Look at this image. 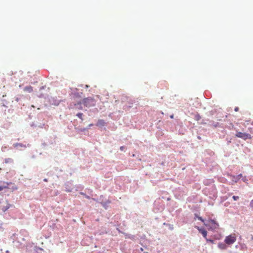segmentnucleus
Instances as JSON below:
<instances>
[{"mask_svg": "<svg viewBox=\"0 0 253 253\" xmlns=\"http://www.w3.org/2000/svg\"><path fill=\"white\" fill-rule=\"evenodd\" d=\"M204 225L209 227V229L211 230H215L219 227V224L215 220L212 219L209 220L206 223H204Z\"/></svg>", "mask_w": 253, "mask_h": 253, "instance_id": "nucleus-2", "label": "nucleus"}, {"mask_svg": "<svg viewBox=\"0 0 253 253\" xmlns=\"http://www.w3.org/2000/svg\"><path fill=\"white\" fill-rule=\"evenodd\" d=\"M252 240H253V236L252 237Z\"/></svg>", "mask_w": 253, "mask_h": 253, "instance_id": "nucleus-23", "label": "nucleus"}, {"mask_svg": "<svg viewBox=\"0 0 253 253\" xmlns=\"http://www.w3.org/2000/svg\"><path fill=\"white\" fill-rule=\"evenodd\" d=\"M120 150L121 151H123L124 150V146H121L120 147Z\"/></svg>", "mask_w": 253, "mask_h": 253, "instance_id": "nucleus-18", "label": "nucleus"}, {"mask_svg": "<svg viewBox=\"0 0 253 253\" xmlns=\"http://www.w3.org/2000/svg\"><path fill=\"white\" fill-rule=\"evenodd\" d=\"M253 126V122L251 124Z\"/></svg>", "mask_w": 253, "mask_h": 253, "instance_id": "nucleus-22", "label": "nucleus"}, {"mask_svg": "<svg viewBox=\"0 0 253 253\" xmlns=\"http://www.w3.org/2000/svg\"><path fill=\"white\" fill-rule=\"evenodd\" d=\"M218 247L221 250H225L227 248L226 244L222 243L218 244Z\"/></svg>", "mask_w": 253, "mask_h": 253, "instance_id": "nucleus-8", "label": "nucleus"}, {"mask_svg": "<svg viewBox=\"0 0 253 253\" xmlns=\"http://www.w3.org/2000/svg\"><path fill=\"white\" fill-rule=\"evenodd\" d=\"M239 110V108L238 107H235V108L234 109L235 111H236V112L238 111Z\"/></svg>", "mask_w": 253, "mask_h": 253, "instance_id": "nucleus-17", "label": "nucleus"}, {"mask_svg": "<svg viewBox=\"0 0 253 253\" xmlns=\"http://www.w3.org/2000/svg\"><path fill=\"white\" fill-rule=\"evenodd\" d=\"M44 181L46 182V181H47V179H44Z\"/></svg>", "mask_w": 253, "mask_h": 253, "instance_id": "nucleus-21", "label": "nucleus"}, {"mask_svg": "<svg viewBox=\"0 0 253 253\" xmlns=\"http://www.w3.org/2000/svg\"><path fill=\"white\" fill-rule=\"evenodd\" d=\"M232 198L234 199V200H235V201L238 200L239 198L238 196H233Z\"/></svg>", "mask_w": 253, "mask_h": 253, "instance_id": "nucleus-12", "label": "nucleus"}, {"mask_svg": "<svg viewBox=\"0 0 253 253\" xmlns=\"http://www.w3.org/2000/svg\"><path fill=\"white\" fill-rule=\"evenodd\" d=\"M18 145L21 146V144H19H19L16 143V144H14V146H15V147H16V146H18Z\"/></svg>", "mask_w": 253, "mask_h": 253, "instance_id": "nucleus-19", "label": "nucleus"}, {"mask_svg": "<svg viewBox=\"0 0 253 253\" xmlns=\"http://www.w3.org/2000/svg\"><path fill=\"white\" fill-rule=\"evenodd\" d=\"M24 90L25 91L30 93L33 91V87L32 86L28 85V86H26V87H24Z\"/></svg>", "mask_w": 253, "mask_h": 253, "instance_id": "nucleus-7", "label": "nucleus"}, {"mask_svg": "<svg viewBox=\"0 0 253 253\" xmlns=\"http://www.w3.org/2000/svg\"><path fill=\"white\" fill-rule=\"evenodd\" d=\"M198 219H199L200 220H201V221H202V222H204V220L202 218V217H198Z\"/></svg>", "mask_w": 253, "mask_h": 253, "instance_id": "nucleus-16", "label": "nucleus"}, {"mask_svg": "<svg viewBox=\"0 0 253 253\" xmlns=\"http://www.w3.org/2000/svg\"><path fill=\"white\" fill-rule=\"evenodd\" d=\"M82 103L87 107H90L95 105L96 101L93 98L87 97L83 100Z\"/></svg>", "mask_w": 253, "mask_h": 253, "instance_id": "nucleus-1", "label": "nucleus"}, {"mask_svg": "<svg viewBox=\"0 0 253 253\" xmlns=\"http://www.w3.org/2000/svg\"><path fill=\"white\" fill-rule=\"evenodd\" d=\"M196 228L198 229L199 232L202 234L203 236L206 239L207 231L205 229L201 228L198 226H196Z\"/></svg>", "mask_w": 253, "mask_h": 253, "instance_id": "nucleus-6", "label": "nucleus"}, {"mask_svg": "<svg viewBox=\"0 0 253 253\" xmlns=\"http://www.w3.org/2000/svg\"><path fill=\"white\" fill-rule=\"evenodd\" d=\"M236 136L239 138H241L244 140H247L248 139H252V137L251 134L247 133H243L241 132H237L236 134Z\"/></svg>", "mask_w": 253, "mask_h": 253, "instance_id": "nucleus-4", "label": "nucleus"}, {"mask_svg": "<svg viewBox=\"0 0 253 253\" xmlns=\"http://www.w3.org/2000/svg\"><path fill=\"white\" fill-rule=\"evenodd\" d=\"M9 161H12L11 159L8 158V159H6L5 160V162L6 163H8Z\"/></svg>", "mask_w": 253, "mask_h": 253, "instance_id": "nucleus-14", "label": "nucleus"}, {"mask_svg": "<svg viewBox=\"0 0 253 253\" xmlns=\"http://www.w3.org/2000/svg\"><path fill=\"white\" fill-rule=\"evenodd\" d=\"M77 116L81 119L83 120V114L82 113H79L77 114Z\"/></svg>", "mask_w": 253, "mask_h": 253, "instance_id": "nucleus-10", "label": "nucleus"}, {"mask_svg": "<svg viewBox=\"0 0 253 253\" xmlns=\"http://www.w3.org/2000/svg\"><path fill=\"white\" fill-rule=\"evenodd\" d=\"M241 177H242V174H240L238 175V179H240Z\"/></svg>", "mask_w": 253, "mask_h": 253, "instance_id": "nucleus-20", "label": "nucleus"}, {"mask_svg": "<svg viewBox=\"0 0 253 253\" xmlns=\"http://www.w3.org/2000/svg\"><path fill=\"white\" fill-rule=\"evenodd\" d=\"M250 205L251 208H253V200L251 201Z\"/></svg>", "mask_w": 253, "mask_h": 253, "instance_id": "nucleus-15", "label": "nucleus"}, {"mask_svg": "<svg viewBox=\"0 0 253 253\" xmlns=\"http://www.w3.org/2000/svg\"><path fill=\"white\" fill-rule=\"evenodd\" d=\"M6 185H0V191L3 190L4 189L8 188V186L9 184L7 182L5 183Z\"/></svg>", "mask_w": 253, "mask_h": 253, "instance_id": "nucleus-9", "label": "nucleus"}, {"mask_svg": "<svg viewBox=\"0 0 253 253\" xmlns=\"http://www.w3.org/2000/svg\"><path fill=\"white\" fill-rule=\"evenodd\" d=\"M104 124V122L103 120H99L98 122V124H99V125H103Z\"/></svg>", "mask_w": 253, "mask_h": 253, "instance_id": "nucleus-11", "label": "nucleus"}, {"mask_svg": "<svg viewBox=\"0 0 253 253\" xmlns=\"http://www.w3.org/2000/svg\"><path fill=\"white\" fill-rule=\"evenodd\" d=\"M12 205L6 201L4 203H3L2 205L0 206V210L3 212H5Z\"/></svg>", "mask_w": 253, "mask_h": 253, "instance_id": "nucleus-5", "label": "nucleus"}, {"mask_svg": "<svg viewBox=\"0 0 253 253\" xmlns=\"http://www.w3.org/2000/svg\"><path fill=\"white\" fill-rule=\"evenodd\" d=\"M236 236L235 234H231L227 237L225 239V243L227 245H231L235 243L236 241Z\"/></svg>", "mask_w": 253, "mask_h": 253, "instance_id": "nucleus-3", "label": "nucleus"}, {"mask_svg": "<svg viewBox=\"0 0 253 253\" xmlns=\"http://www.w3.org/2000/svg\"><path fill=\"white\" fill-rule=\"evenodd\" d=\"M206 240H207V242H211V243H213V242H214L213 240H212L208 239L207 238H206Z\"/></svg>", "mask_w": 253, "mask_h": 253, "instance_id": "nucleus-13", "label": "nucleus"}]
</instances>
